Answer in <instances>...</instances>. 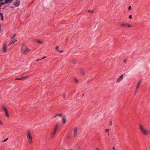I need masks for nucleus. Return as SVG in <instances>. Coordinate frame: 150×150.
Instances as JSON below:
<instances>
[{
  "label": "nucleus",
  "mask_w": 150,
  "mask_h": 150,
  "mask_svg": "<svg viewBox=\"0 0 150 150\" xmlns=\"http://www.w3.org/2000/svg\"><path fill=\"white\" fill-rule=\"evenodd\" d=\"M139 129L140 131L144 135H148L149 134V130L146 129L145 127L141 124H139Z\"/></svg>",
  "instance_id": "nucleus-1"
},
{
  "label": "nucleus",
  "mask_w": 150,
  "mask_h": 150,
  "mask_svg": "<svg viewBox=\"0 0 150 150\" xmlns=\"http://www.w3.org/2000/svg\"><path fill=\"white\" fill-rule=\"evenodd\" d=\"M30 50L25 46L24 44H22L21 50V53L24 54H27Z\"/></svg>",
  "instance_id": "nucleus-2"
},
{
  "label": "nucleus",
  "mask_w": 150,
  "mask_h": 150,
  "mask_svg": "<svg viewBox=\"0 0 150 150\" xmlns=\"http://www.w3.org/2000/svg\"><path fill=\"white\" fill-rule=\"evenodd\" d=\"M27 138L28 139V142L30 144L33 143L32 138L29 132H28L27 133Z\"/></svg>",
  "instance_id": "nucleus-3"
},
{
  "label": "nucleus",
  "mask_w": 150,
  "mask_h": 150,
  "mask_svg": "<svg viewBox=\"0 0 150 150\" xmlns=\"http://www.w3.org/2000/svg\"><path fill=\"white\" fill-rule=\"evenodd\" d=\"M2 109H3V110H4V112H5V115H6V116L7 117H9V115H8V110H7V109L4 106H3L2 107Z\"/></svg>",
  "instance_id": "nucleus-4"
},
{
  "label": "nucleus",
  "mask_w": 150,
  "mask_h": 150,
  "mask_svg": "<svg viewBox=\"0 0 150 150\" xmlns=\"http://www.w3.org/2000/svg\"><path fill=\"white\" fill-rule=\"evenodd\" d=\"M20 1L19 0H17L14 3V5L16 7L18 6L20 4Z\"/></svg>",
  "instance_id": "nucleus-5"
},
{
  "label": "nucleus",
  "mask_w": 150,
  "mask_h": 150,
  "mask_svg": "<svg viewBox=\"0 0 150 150\" xmlns=\"http://www.w3.org/2000/svg\"><path fill=\"white\" fill-rule=\"evenodd\" d=\"M77 128H75L74 129L73 135V137H75L76 136L77 133Z\"/></svg>",
  "instance_id": "nucleus-6"
},
{
  "label": "nucleus",
  "mask_w": 150,
  "mask_h": 150,
  "mask_svg": "<svg viewBox=\"0 0 150 150\" xmlns=\"http://www.w3.org/2000/svg\"><path fill=\"white\" fill-rule=\"evenodd\" d=\"M123 79V74L120 77L118 78L117 80V82H119L121 81Z\"/></svg>",
  "instance_id": "nucleus-7"
},
{
  "label": "nucleus",
  "mask_w": 150,
  "mask_h": 150,
  "mask_svg": "<svg viewBox=\"0 0 150 150\" xmlns=\"http://www.w3.org/2000/svg\"><path fill=\"white\" fill-rule=\"evenodd\" d=\"M3 51L4 52H6L7 51V47L6 44H4L3 47Z\"/></svg>",
  "instance_id": "nucleus-8"
},
{
  "label": "nucleus",
  "mask_w": 150,
  "mask_h": 150,
  "mask_svg": "<svg viewBox=\"0 0 150 150\" xmlns=\"http://www.w3.org/2000/svg\"><path fill=\"white\" fill-rule=\"evenodd\" d=\"M56 131L54 130V131L52 133L51 136L52 138H53L54 137V135L56 134Z\"/></svg>",
  "instance_id": "nucleus-9"
},
{
  "label": "nucleus",
  "mask_w": 150,
  "mask_h": 150,
  "mask_svg": "<svg viewBox=\"0 0 150 150\" xmlns=\"http://www.w3.org/2000/svg\"><path fill=\"white\" fill-rule=\"evenodd\" d=\"M27 77L28 76H25V77H23L21 78H16V80H23L27 78Z\"/></svg>",
  "instance_id": "nucleus-10"
},
{
  "label": "nucleus",
  "mask_w": 150,
  "mask_h": 150,
  "mask_svg": "<svg viewBox=\"0 0 150 150\" xmlns=\"http://www.w3.org/2000/svg\"><path fill=\"white\" fill-rule=\"evenodd\" d=\"M13 0H5V3H10L12 2Z\"/></svg>",
  "instance_id": "nucleus-11"
},
{
  "label": "nucleus",
  "mask_w": 150,
  "mask_h": 150,
  "mask_svg": "<svg viewBox=\"0 0 150 150\" xmlns=\"http://www.w3.org/2000/svg\"><path fill=\"white\" fill-rule=\"evenodd\" d=\"M141 81H139V82H138V85L137 86V87H136V89H136V91H137V89H138V88H139V85H140V83H141Z\"/></svg>",
  "instance_id": "nucleus-12"
},
{
  "label": "nucleus",
  "mask_w": 150,
  "mask_h": 150,
  "mask_svg": "<svg viewBox=\"0 0 150 150\" xmlns=\"http://www.w3.org/2000/svg\"><path fill=\"white\" fill-rule=\"evenodd\" d=\"M62 120L63 121V123L64 124H65L66 123V118L65 117H63V118L62 119Z\"/></svg>",
  "instance_id": "nucleus-13"
},
{
  "label": "nucleus",
  "mask_w": 150,
  "mask_h": 150,
  "mask_svg": "<svg viewBox=\"0 0 150 150\" xmlns=\"http://www.w3.org/2000/svg\"><path fill=\"white\" fill-rule=\"evenodd\" d=\"M59 125V124L58 123L56 125L55 127H54V130L55 131H56L57 130V129L58 127V126Z\"/></svg>",
  "instance_id": "nucleus-14"
},
{
  "label": "nucleus",
  "mask_w": 150,
  "mask_h": 150,
  "mask_svg": "<svg viewBox=\"0 0 150 150\" xmlns=\"http://www.w3.org/2000/svg\"><path fill=\"white\" fill-rule=\"evenodd\" d=\"M17 41V40H16L15 41H13V40H11L10 41L9 45H10L12 43H14L15 42H16Z\"/></svg>",
  "instance_id": "nucleus-15"
},
{
  "label": "nucleus",
  "mask_w": 150,
  "mask_h": 150,
  "mask_svg": "<svg viewBox=\"0 0 150 150\" xmlns=\"http://www.w3.org/2000/svg\"><path fill=\"white\" fill-rule=\"evenodd\" d=\"M35 41L37 42L40 44L42 43L43 42L39 40H36Z\"/></svg>",
  "instance_id": "nucleus-16"
},
{
  "label": "nucleus",
  "mask_w": 150,
  "mask_h": 150,
  "mask_svg": "<svg viewBox=\"0 0 150 150\" xmlns=\"http://www.w3.org/2000/svg\"><path fill=\"white\" fill-rule=\"evenodd\" d=\"M72 62L74 64H75L76 63V62L75 60H73L72 61Z\"/></svg>",
  "instance_id": "nucleus-17"
},
{
  "label": "nucleus",
  "mask_w": 150,
  "mask_h": 150,
  "mask_svg": "<svg viewBox=\"0 0 150 150\" xmlns=\"http://www.w3.org/2000/svg\"><path fill=\"white\" fill-rule=\"evenodd\" d=\"M126 26H127L128 28H130L132 27V26L130 24H126Z\"/></svg>",
  "instance_id": "nucleus-18"
},
{
  "label": "nucleus",
  "mask_w": 150,
  "mask_h": 150,
  "mask_svg": "<svg viewBox=\"0 0 150 150\" xmlns=\"http://www.w3.org/2000/svg\"><path fill=\"white\" fill-rule=\"evenodd\" d=\"M81 73L83 75L85 74V71L82 70H81Z\"/></svg>",
  "instance_id": "nucleus-19"
},
{
  "label": "nucleus",
  "mask_w": 150,
  "mask_h": 150,
  "mask_svg": "<svg viewBox=\"0 0 150 150\" xmlns=\"http://www.w3.org/2000/svg\"><path fill=\"white\" fill-rule=\"evenodd\" d=\"M120 25L121 26H126V24H125V23H122L120 24Z\"/></svg>",
  "instance_id": "nucleus-20"
},
{
  "label": "nucleus",
  "mask_w": 150,
  "mask_h": 150,
  "mask_svg": "<svg viewBox=\"0 0 150 150\" xmlns=\"http://www.w3.org/2000/svg\"><path fill=\"white\" fill-rule=\"evenodd\" d=\"M16 36V34H14V35H13V36H12L11 38V39H13V38H14Z\"/></svg>",
  "instance_id": "nucleus-21"
},
{
  "label": "nucleus",
  "mask_w": 150,
  "mask_h": 150,
  "mask_svg": "<svg viewBox=\"0 0 150 150\" xmlns=\"http://www.w3.org/2000/svg\"><path fill=\"white\" fill-rule=\"evenodd\" d=\"M109 125L110 126L112 125V121H109Z\"/></svg>",
  "instance_id": "nucleus-22"
},
{
  "label": "nucleus",
  "mask_w": 150,
  "mask_h": 150,
  "mask_svg": "<svg viewBox=\"0 0 150 150\" xmlns=\"http://www.w3.org/2000/svg\"><path fill=\"white\" fill-rule=\"evenodd\" d=\"M62 115L61 113L57 114V116H60V117H61V116H62Z\"/></svg>",
  "instance_id": "nucleus-23"
},
{
  "label": "nucleus",
  "mask_w": 150,
  "mask_h": 150,
  "mask_svg": "<svg viewBox=\"0 0 150 150\" xmlns=\"http://www.w3.org/2000/svg\"><path fill=\"white\" fill-rule=\"evenodd\" d=\"M109 129H105V132H109Z\"/></svg>",
  "instance_id": "nucleus-24"
},
{
  "label": "nucleus",
  "mask_w": 150,
  "mask_h": 150,
  "mask_svg": "<svg viewBox=\"0 0 150 150\" xmlns=\"http://www.w3.org/2000/svg\"><path fill=\"white\" fill-rule=\"evenodd\" d=\"M2 5H4L5 4H6L7 3H5V1L4 2H1V3H0Z\"/></svg>",
  "instance_id": "nucleus-25"
},
{
  "label": "nucleus",
  "mask_w": 150,
  "mask_h": 150,
  "mask_svg": "<svg viewBox=\"0 0 150 150\" xmlns=\"http://www.w3.org/2000/svg\"><path fill=\"white\" fill-rule=\"evenodd\" d=\"M88 12H90L91 13H93L94 12V10H88Z\"/></svg>",
  "instance_id": "nucleus-26"
},
{
  "label": "nucleus",
  "mask_w": 150,
  "mask_h": 150,
  "mask_svg": "<svg viewBox=\"0 0 150 150\" xmlns=\"http://www.w3.org/2000/svg\"><path fill=\"white\" fill-rule=\"evenodd\" d=\"M8 138H7L5 139L3 141V142H6L8 140Z\"/></svg>",
  "instance_id": "nucleus-27"
},
{
  "label": "nucleus",
  "mask_w": 150,
  "mask_h": 150,
  "mask_svg": "<svg viewBox=\"0 0 150 150\" xmlns=\"http://www.w3.org/2000/svg\"><path fill=\"white\" fill-rule=\"evenodd\" d=\"M74 80L75 81V82H78V80L76 79H74Z\"/></svg>",
  "instance_id": "nucleus-28"
},
{
  "label": "nucleus",
  "mask_w": 150,
  "mask_h": 150,
  "mask_svg": "<svg viewBox=\"0 0 150 150\" xmlns=\"http://www.w3.org/2000/svg\"><path fill=\"white\" fill-rule=\"evenodd\" d=\"M129 18H130V19H131V18H132V15H129Z\"/></svg>",
  "instance_id": "nucleus-29"
},
{
  "label": "nucleus",
  "mask_w": 150,
  "mask_h": 150,
  "mask_svg": "<svg viewBox=\"0 0 150 150\" xmlns=\"http://www.w3.org/2000/svg\"><path fill=\"white\" fill-rule=\"evenodd\" d=\"M131 6H129V7L128 8V9L129 10H130L131 9Z\"/></svg>",
  "instance_id": "nucleus-30"
},
{
  "label": "nucleus",
  "mask_w": 150,
  "mask_h": 150,
  "mask_svg": "<svg viewBox=\"0 0 150 150\" xmlns=\"http://www.w3.org/2000/svg\"><path fill=\"white\" fill-rule=\"evenodd\" d=\"M126 62H127V60L126 59H124V61H123V62L124 63H125Z\"/></svg>",
  "instance_id": "nucleus-31"
},
{
  "label": "nucleus",
  "mask_w": 150,
  "mask_h": 150,
  "mask_svg": "<svg viewBox=\"0 0 150 150\" xmlns=\"http://www.w3.org/2000/svg\"><path fill=\"white\" fill-rule=\"evenodd\" d=\"M58 51L60 53H62L63 52V50L59 51V50H58Z\"/></svg>",
  "instance_id": "nucleus-32"
},
{
  "label": "nucleus",
  "mask_w": 150,
  "mask_h": 150,
  "mask_svg": "<svg viewBox=\"0 0 150 150\" xmlns=\"http://www.w3.org/2000/svg\"><path fill=\"white\" fill-rule=\"evenodd\" d=\"M65 96H66L65 94H64L63 95V97L64 98L65 97Z\"/></svg>",
  "instance_id": "nucleus-33"
},
{
  "label": "nucleus",
  "mask_w": 150,
  "mask_h": 150,
  "mask_svg": "<svg viewBox=\"0 0 150 150\" xmlns=\"http://www.w3.org/2000/svg\"><path fill=\"white\" fill-rule=\"evenodd\" d=\"M58 48H59L58 46H57L56 47V50H57L58 49Z\"/></svg>",
  "instance_id": "nucleus-34"
},
{
  "label": "nucleus",
  "mask_w": 150,
  "mask_h": 150,
  "mask_svg": "<svg viewBox=\"0 0 150 150\" xmlns=\"http://www.w3.org/2000/svg\"><path fill=\"white\" fill-rule=\"evenodd\" d=\"M112 149H113V150H115V147L114 146H113L112 147Z\"/></svg>",
  "instance_id": "nucleus-35"
},
{
  "label": "nucleus",
  "mask_w": 150,
  "mask_h": 150,
  "mask_svg": "<svg viewBox=\"0 0 150 150\" xmlns=\"http://www.w3.org/2000/svg\"><path fill=\"white\" fill-rule=\"evenodd\" d=\"M3 124V123L0 120V125H1V124Z\"/></svg>",
  "instance_id": "nucleus-36"
},
{
  "label": "nucleus",
  "mask_w": 150,
  "mask_h": 150,
  "mask_svg": "<svg viewBox=\"0 0 150 150\" xmlns=\"http://www.w3.org/2000/svg\"><path fill=\"white\" fill-rule=\"evenodd\" d=\"M31 75H29L28 76H28L27 77V78L30 77L31 76Z\"/></svg>",
  "instance_id": "nucleus-37"
},
{
  "label": "nucleus",
  "mask_w": 150,
  "mask_h": 150,
  "mask_svg": "<svg viewBox=\"0 0 150 150\" xmlns=\"http://www.w3.org/2000/svg\"><path fill=\"white\" fill-rule=\"evenodd\" d=\"M81 149L80 147H78V150H81Z\"/></svg>",
  "instance_id": "nucleus-38"
},
{
  "label": "nucleus",
  "mask_w": 150,
  "mask_h": 150,
  "mask_svg": "<svg viewBox=\"0 0 150 150\" xmlns=\"http://www.w3.org/2000/svg\"><path fill=\"white\" fill-rule=\"evenodd\" d=\"M46 57L45 56V57H43L42 59H44V58H46Z\"/></svg>",
  "instance_id": "nucleus-39"
},
{
  "label": "nucleus",
  "mask_w": 150,
  "mask_h": 150,
  "mask_svg": "<svg viewBox=\"0 0 150 150\" xmlns=\"http://www.w3.org/2000/svg\"><path fill=\"white\" fill-rule=\"evenodd\" d=\"M137 91H136V90H135V92H134V95H135L136 94Z\"/></svg>",
  "instance_id": "nucleus-40"
},
{
  "label": "nucleus",
  "mask_w": 150,
  "mask_h": 150,
  "mask_svg": "<svg viewBox=\"0 0 150 150\" xmlns=\"http://www.w3.org/2000/svg\"><path fill=\"white\" fill-rule=\"evenodd\" d=\"M38 59L37 60V61H38L39 60H40V59Z\"/></svg>",
  "instance_id": "nucleus-41"
},
{
  "label": "nucleus",
  "mask_w": 150,
  "mask_h": 150,
  "mask_svg": "<svg viewBox=\"0 0 150 150\" xmlns=\"http://www.w3.org/2000/svg\"><path fill=\"white\" fill-rule=\"evenodd\" d=\"M96 149L97 150H100L99 149H98L97 148H96Z\"/></svg>",
  "instance_id": "nucleus-42"
},
{
  "label": "nucleus",
  "mask_w": 150,
  "mask_h": 150,
  "mask_svg": "<svg viewBox=\"0 0 150 150\" xmlns=\"http://www.w3.org/2000/svg\"><path fill=\"white\" fill-rule=\"evenodd\" d=\"M57 116V115H55V116H54V117H56V116Z\"/></svg>",
  "instance_id": "nucleus-43"
},
{
  "label": "nucleus",
  "mask_w": 150,
  "mask_h": 150,
  "mask_svg": "<svg viewBox=\"0 0 150 150\" xmlns=\"http://www.w3.org/2000/svg\"><path fill=\"white\" fill-rule=\"evenodd\" d=\"M4 0H0V2L3 1H4Z\"/></svg>",
  "instance_id": "nucleus-44"
}]
</instances>
